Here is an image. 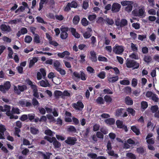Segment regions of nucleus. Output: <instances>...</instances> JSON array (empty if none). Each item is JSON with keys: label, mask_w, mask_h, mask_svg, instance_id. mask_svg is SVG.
I'll list each match as a JSON object with an SVG mask.
<instances>
[{"label": "nucleus", "mask_w": 159, "mask_h": 159, "mask_svg": "<svg viewBox=\"0 0 159 159\" xmlns=\"http://www.w3.org/2000/svg\"><path fill=\"white\" fill-rule=\"evenodd\" d=\"M70 29L72 34L76 38H79L80 37V35L76 32V29L73 28H70Z\"/></svg>", "instance_id": "15"}, {"label": "nucleus", "mask_w": 159, "mask_h": 159, "mask_svg": "<svg viewBox=\"0 0 159 159\" xmlns=\"http://www.w3.org/2000/svg\"><path fill=\"white\" fill-rule=\"evenodd\" d=\"M47 116L49 120H50L51 122H56V120L52 115L48 114L47 115Z\"/></svg>", "instance_id": "53"}, {"label": "nucleus", "mask_w": 159, "mask_h": 159, "mask_svg": "<svg viewBox=\"0 0 159 159\" xmlns=\"http://www.w3.org/2000/svg\"><path fill=\"white\" fill-rule=\"evenodd\" d=\"M30 131L31 133L34 135H35L38 134L39 132V130L38 129H37L34 127H30Z\"/></svg>", "instance_id": "25"}, {"label": "nucleus", "mask_w": 159, "mask_h": 159, "mask_svg": "<svg viewBox=\"0 0 159 159\" xmlns=\"http://www.w3.org/2000/svg\"><path fill=\"white\" fill-rule=\"evenodd\" d=\"M143 61L149 63L152 60V58L151 56L149 55H144L143 59Z\"/></svg>", "instance_id": "23"}, {"label": "nucleus", "mask_w": 159, "mask_h": 159, "mask_svg": "<svg viewBox=\"0 0 159 159\" xmlns=\"http://www.w3.org/2000/svg\"><path fill=\"white\" fill-rule=\"evenodd\" d=\"M118 76H115L108 78V81L111 83H114L117 81L118 80Z\"/></svg>", "instance_id": "28"}, {"label": "nucleus", "mask_w": 159, "mask_h": 159, "mask_svg": "<svg viewBox=\"0 0 159 159\" xmlns=\"http://www.w3.org/2000/svg\"><path fill=\"white\" fill-rule=\"evenodd\" d=\"M104 100L107 102L110 103L111 102L112 99L110 95H106L104 97Z\"/></svg>", "instance_id": "42"}, {"label": "nucleus", "mask_w": 159, "mask_h": 159, "mask_svg": "<svg viewBox=\"0 0 159 159\" xmlns=\"http://www.w3.org/2000/svg\"><path fill=\"white\" fill-rule=\"evenodd\" d=\"M132 26L136 30H138L140 28V24L139 23H133Z\"/></svg>", "instance_id": "61"}, {"label": "nucleus", "mask_w": 159, "mask_h": 159, "mask_svg": "<svg viewBox=\"0 0 159 159\" xmlns=\"http://www.w3.org/2000/svg\"><path fill=\"white\" fill-rule=\"evenodd\" d=\"M151 99L155 102H158L159 100V98L157 95L154 93H153L151 97Z\"/></svg>", "instance_id": "45"}, {"label": "nucleus", "mask_w": 159, "mask_h": 159, "mask_svg": "<svg viewBox=\"0 0 159 159\" xmlns=\"http://www.w3.org/2000/svg\"><path fill=\"white\" fill-rule=\"evenodd\" d=\"M127 111L132 116H134L135 115V111L133 108H128L127 109Z\"/></svg>", "instance_id": "51"}, {"label": "nucleus", "mask_w": 159, "mask_h": 159, "mask_svg": "<svg viewBox=\"0 0 159 159\" xmlns=\"http://www.w3.org/2000/svg\"><path fill=\"white\" fill-rule=\"evenodd\" d=\"M116 124L118 128L120 129H122L123 128V123L122 121L120 120H117L116 122Z\"/></svg>", "instance_id": "35"}, {"label": "nucleus", "mask_w": 159, "mask_h": 159, "mask_svg": "<svg viewBox=\"0 0 159 159\" xmlns=\"http://www.w3.org/2000/svg\"><path fill=\"white\" fill-rule=\"evenodd\" d=\"M96 136L98 138L103 139L104 135L101 132L99 131L97 132L96 133Z\"/></svg>", "instance_id": "55"}, {"label": "nucleus", "mask_w": 159, "mask_h": 159, "mask_svg": "<svg viewBox=\"0 0 159 159\" xmlns=\"http://www.w3.org/2000/svg\"><path fill=\"white\" fill-rule=\"evenodd\" d=\"M32 40V38L31 36L29 35H27L25 37L24 41L25 42L28 43H30Z\"/></svg>", "instance_id": "47"}, {"label": "nucleus", "mask_w": 159, "mask_h": 159, "mask_svg": "<svg viewBox=\"0 0 159 159\" xmlns=\"http://www.w3.org/2000/svg\"><path fill=\"white\" fill-rule=\"evenodd\" d=\"M38 57H33L32 59L30 61L29 67V68L32 67L34 65L35 63L38 61Z\"/></svg>", "instance_id": "13"}, {"label": "nucleus", "mask_w": 159, "mask_h": 159, "mask_svg": "<svg viewBox=\"0 0 159 159\" xmlns=\"http://www.w3.org/2000/svg\"><path fill=\"white\" fill-rule=\"evenodd\" d=\"M66 130L69 133L73 134L77 133L76 128L72 125L68 126L67 127Z\"/></svg>", "instance_id": "10"}, {"label": "nucleus", "mask_w": 159, "mask_h": 159, "mask_svg": "<svg viewBox=\"0 0 159 159\" xmlns=\"http://www.w3.org/2000/svg\"><path fill=\"white\" fill-rule=\"evenodd\" d=\"M100 127L99 124H96L93 126V130L94 131H97L99 129Z\"/></svg>", "instance_id": "64"}, {"label": "nucleus", "mask_w": 159, "mask_h": 159, "mask_svg": "<svg viewBox=\"0 0 159 159\" xmlns=\"http://www.w3.org/2000/svg\"><path fill=\"white\" fill-rule=\"evenodd\" d=\"M126 156L130 159H136V158L135 155L131 152L127 153L126 154Z\"/></svg>", "instance_id": "38"}, {"label": "nucleus", "mask_w": 159, "mask_h": 159, "mask_svg": "<svg viewBox=\"0 0 159 159\" xmlns=\"http://www.w3.org/2000/svg\"><path fill=\"white\" fill-rule=\"evenodd\" d=\"M15 134L16 136H17L18 137H20V135L19 134V133L20 132V128L15 127Z\"/></svg>", "instance_id": "60"}, {"label": "nucleus", "mask_w": 159, "mask_h": 159, "mask_svg": "<svg viewBox=\"0 0 159 159\" xmlns=\"http://www.w3.org/2000/svg\"><path fill=\"white\" fill-rule=\"evenodd\" d=\"M88 156L90 157L92 159H98V157H97V155L93 153H89L87 155Z\"/></svg>", "instance_id": "44"}, {"label": "nucleus", "mask_w": 159, "mask_h": 159, "mask_svg": "<svg viewBox=\"0 0 159 159\" xmlns=\"http://www.w3.org/2000/svg\"><path fill=\"white\" fill-rule=\"evenodd\" d=\"M80 20V18L78 16H75L73 19V22L75 25L77 24L79 22Z\"/></svg>", "instance_id": "34"}, {"label": "nucleus", "mask_w": 159, "mask_h": 159, "mask_svg": "<svg viewBox=\"0 0 159 159\" xmlns=\"http://www.w3.org/2000/svg\"><path fill=\"white\" fill-rule=\"evenodd\" d=\"M96 102L99 104H103L104 103L105 101L102 97H98L96 100Z\"/></svg>", "instance_id": "26"}, {"label": "nucleus", "mask_w": 159, "mask_h": 159, "mask_svg": "<svg viewBox=\"0 0 159 159\" xmlns=\"http://www.w3.org/2000/svg\"><path fill=\"white\" fill-rule=\"evenodd\" d=\"M131 48L133 51L135 52L138 51V47L136 46V44H134L132 43L131 45Z\"/></svg>", "instance_id": "58"}, {"label": "nucleus", "mask_w": 159, "mask_h": 159, "mask_svg": "<svg viewBox=\"0 0 159 159\" xmlns=\"http://www.w3.org/2000/svg\"><path fill=\"white\" fill-rule=\"evenodd\" d=\"M33 41L36 43H40V37L38 34H36L34 35Z\"/></svg>", "instance_id": "33"}, {"label": "nucleus", "mask_w": 159, "mask_h": 159, "mask_svg": "<svg viewBox=\"0 0 159 159\" xmlns=\"http://www.w3.org/2000/svg\"><path fill=\"white\" fill-rule=\"evenodd\" d=\"M124 110L125 109L122 108L117 109L116 111L115 116L117 117H122Z\"/></svg>", "instance_id": "14"}, {"label": "nucleus", "mask_w": 159, "mask_h": 159, "mask_svg": "<svg viewBox=\"0 0 159 159\" xmlns=\"http://www.w3.org/2000/svg\"><path fill=\"white\" fill-rule=\"evenodd\" d=\"M88 29H89L90 30V31H86L85 32H84L83 34V36H84V37L86 39H88L92 35V34H91V32L92 31V30L91 29V28H88Z\"/></svg>", "instance_id": "17"}, {"label": "nucleus", "mask_w": 159, "mask_h": 159, "mask_svg": "<svg viewBox=\"0 0 159 159\" xmlns=\"http://www.w3.org/2000/svg\"><path fill=\"white\" fill-rule=\"evenodd\" d=\"M131 129L136 135H139L140 134L139 129L137 128L136 126L135 125L131 126Z\"/></svg>", "instance_id": "18"}, {"label": "nucleus", "mask_w": 159, "mask_h": 159, "mask_svg": "<svg viewBox=\"0 0 159 159\" xmlns=\"http://www.w3.org/2000/svg\"><path fill=\"white\" fill-rule=\"evenodd\" d=\"M70 52L67 51H65L62 52L58 53L57 56L61 58H63L65 56H69Z\"/></svg>", "instance_id": "19"}, {"label": "nucleus", "mask_w": 159, "mask_h": 159, "mask_svg": "<svg viewBox=\"0 0 159 159\" xmlns=\"http://www.w3.org/2000/svg\"><path fill=\"white\" fill-rule=\"evenodd\" d=\"M70 5L71 8H76L78 6L77 3L75 1H72L71 3H70Z\"/></svg>", "instance_id": "52"}, {"label": "nucleus", "mask_w": 159, "mask_h": 159, "mask_svg": "<svg viewBox=\"0 0 159 159\" xmlns=\"http://www.w3.org/2000/svg\"><path fill=\"white\" fill-rule=\"evenodd\" d=\"M147 102L145 101H142L141 102V108L143 110H145L148 107Z\"/></svg>", "instance_id": "43"}, {"label": "nucleus", "mask_w": 159, "mask_h": 159, "mask_svg": "<svg viewBox=\"0 0 159 159\" xmlns=\"http://www.w3.org/2000/svg\"><path fill=\"white\" fill-rule=\"evenodd\" d=\"M91 57L90 59L93 62H96L97 61V57L96 56V52L94 51L90 52Z\"/></svg>", "instance_id": "12"}, {"label": "nucleus", "mask_w": 159, "mask_h": 159, "mask_svg": "<svg viewBox=\"0 0 159 159\" xmlns=\"http://www.w3.org/2000/svg\"><path fill=\"white\" fill-rule=\"evenodd\" d=\"M80 78L82 80H85L87 77V76L85 74L84 71L82 70L80 71Z\"/></svg>", "instance_id": "24"}, {"label": "nucleus", "mask_w": 159, "mask_h": 159, "mask_svg": "<svg viewBox=\"0 0 159 159\" xmlns=\"http://www.w3.org/2000/svg\"><path fill=\"white\" fill-rule=\"evenodd\" d=\"M125 103L129 106H131L133 104V101L129 96H127L125 99Z\"/></svg>", "instance_id": "16"}, {"label": "nucleus", "mask_w": 159, "mask_h": 159, "mask_svg": "<svg viewBox=\"0 0 159 159\" xmlns=\"http://www.w3.org/2000/svg\"><path fill=\"white\" fill-rule=\"evenodd\" d=\"M7 49L9 51L7 58L12 59L13 58L12 55L13 54V52L11 48L10 47H8L7 48Z\"/></svg>", "instance_id": "31"}, {"label": "nucleus", "mask_w": 159, "mask_h": 159, "mask_svg": "<svg viewBox=\"0 0 159 159\" xmlns=\"http://www.w3.org/2000/svg\"><path fill=\"white\" fill-rule=\"evenodd\" d=\"M82 25L84 26H87L89 24V22L85 18H83L81 21Z\"/></svg>", "instance_id": "46"}, {"label": "nucleus", "mask_w": 159, "mask_h": 159, "mask_svg": "<svg viewBox=\"0 0 159 159\" xmlns=\"http://www.w3.org/2000/svg\"><path fill=\"white\" fill-rule=\"evenodd\" d=\"M120 84L123 85H128L129 84L130 82L128 80H120Z\"/></svg>", "instance_id": "50"}, {"label": "nucleus", "mask_w": 159, "mask_h": 159, "mask_svg": "<svg viewBox=\"0 0 159 159\" xmlns=\"http://www.w3.org/2000/svg\"><path fill=\"white\" fill-rule=\"evenodd\" d=\"M54 95L55 98H58L60 96L63 95V93L60 91L56 90L54 92Z\"/></svg>", "instance_id": "27"}, {"label": "nucleus", "mask_w": 159, "mask_h": 159, "mask_svg": "<svg viewBox=\"0 0 159 159\" xmlns=\"http://www.w3.org/2000/svg\"><path fill=\"white\" fill-rule=\"evenodd\" d=\"M121 7V5L117 3H114L113 4L111 11L113 13H116L119 12Z\"/></svg>", "instance_id": "5"}, {"label": "nucleus", "mask_w": 159, "mask_h": 159, "mask_svg": "<svg viewBox=\"0 0 159 159\" xmlns=\"http://www.w3.org/2000/svg\"><path fill=\"white\" fill-rule=\"evenodd\" d=\"M39 84L40 86L44 87H46L50 86V84L47 80L46 81L43 80H42L40 81Z\"/></svg>", "instance_id": "21"}, {"label": "nucleus", "mask_w": 159, "mask_h": 159, "mask_svg": "<svg viewBox=\"0 0 159 159\" xmlns=\"http://www.w3.org/2000/svg\"><path fill=\"white\" fill-rule=\"evenodd\" d=\"M151 109L152 113H156L158 111V107L157 105L152 106L151 107Z\"/></svg>", "instance_id": "57"}, {"label": "nucleus", "mask_w": 159, "mask_h": 159, "mask_svg": "<svg viewBox=\"0 0 159 159\" xmlns=\"http://www.w3.org/2000/svg\"><path fill=\"white\" fill-rule=\"evenodd\" d=\"M38 153L41 155L43 159H50V156L52 155V153L49 152H46V154H45L43 152L41 151H39Z\"/></svg>", "instance_id": "9"}, {"label": "nucleus", "mask_w": 159, "mask_h": 159, "mask_svg": "<svg viewBox=\"0 0 159 159\" xmlns=\"http://www.w3.org/2000/svg\"><path fill=\"white\" fill-rule=\"evenodd\" d=\"M145 149H144L143 147H141L138 148L136 149L137 152L141 155L143 154L145 151Z\"/></svg>", "instance_id": "30"}, {"label": "nucleus", "mask_w": 159, "mask_h": 159, "mask_svg": "<svg viewBox=\"0 0 159 159\" xmlns=\"http://www.w3.org/2000/svg\"><path fill=\"white\" fill-rule=\"evenodd\" d=\"M4 86L6 90H8L11 87V84L9 81H6L4 84Z\"/></svg>", "instance_id": "48"}, {"label": "nucleus", "mask_w": 159, "mask_h": 159, "mask_svg": "<svg viewBox=\"0 0 159 159\" xmlns=\"http://www.w3.org/2000/svg\"><path fill=\"white\" fill-rule=\"evenodd\" d=\"M97 75L99 78L101 79H104L106 76V73L104 71H101Z\"/></svg>", "instance_id": "39"}, {"label": "nucleus", "mask_w": 159, "mask_h": 159, "mask_svg": "<svg viewBox=\"0 0 159 159\" xmlns=\"http://www.w3.org/2000/svg\"><path fill=\"white\" fill-rule=\"evenodd\" d=\"M105 122L107 124L110 125H114L115 123V120L113 118H109L105 120Z\"/></svg>", "instance_id": "20"}, {"label": "nucleus", "mask_w": 159, "mask_h": 159, "mask_svg": "<svg viewBox=\"0 0 159 159\" xmlns=\"http://www.w3.org/2000/svg\"><path fill=\"white\" fill-rule=\"evenodd\" d=\"M18 86L19 90H20V92H23L27 89V87L25 85H18Z\"/></svg>", "instance_id": "41"}, {"label": "nucleus", "mask_w": 159, "mask_h": 159, "mask_svg": "<svg viewBox=\"0 0 159 159\" xmlns=\"http://www.w3.org/2000/svg\"><path fill=\"white\" fill-rule=\"evenodd\" d=\"M77 139L76 137H68L65 142L68 145H74L76 143Z\"/></svg>", "instance_id": "3"}, {"label": "nucleus", "mask_w": 159, "mask_h": 159, "mask_svg": "<svg viewBox=\"0 0 159 159\" xmlns=\"http://www.w3.org/2000/svg\"><path fill=\"white\" fill-rule=\"evenodd\" d=\"M133 4V1H132V2L128 4L125 8V11L128 12H130L132 10Z\"/></svg>", "instance_id": "22"}, {"label": "nucleus", "mask_w": 159, "mask_h": 159, "mask_svg": "<svg viewBox=\"0 0 159 159\" xmlns=\"http://www.w3.org/2000/svg\"><path fill=\"white\" fill-rule=\"evenodd\" d=\"M44 139L47 140L50 143H52L54 139H56V138L54 137H53L51 138L48 136H46L44 137Z\"/></svg>", "instance_id": "49"}, {"label": "nucleus", "mask_w": 159, "mask_h": 159, "mask_svg": "<svg viewBox=\"0 0 159 159\" xmlns=\"http://www.w3.org/2000/svg\"><path fill=\"white\" fill-rule=\"evenodd\" d=\"M68 36L67 33H65L63 32H61L60 34L61 38L63 39H66Z\"/></svg>", "instance_id": "54"}, {"label": "nucleus", "mask_w": 159, "mask_h": 159, "mask_svg": "<svg viewBox=\"0 0 159 159\" xmlns=\"http://www.w3.org/2000/svg\"><path fill=\"white\" fill-rule=\"evenodd\" d=\"M113 48V52L116 54L121 55L124 51L123 46L118 44H116Z\"/></svg>", "instance_id": "2"}, {"label": "nucleus", "mask_w": 159, "mask_h": 159, "mask_svg": "<svg viewBox=\"0 0 159 159\" xmlns=\"http://www.w3.org/2000/svg\"><path fill=\"white\" fill-rule=\"evenodd\" d=\"M98 60L100 61L107 62L108 60L107 58L102 55H99L98 57Z\"/></svg>", "instance_id": "40"}, {"label": "nucleus", "mask_w": 159, "mask_h": 159, "mask_svg": "<svg viewBox=\"0 0 159 159\" xmlns=\"http://www.w3.org/2000/svg\"><path fill=\"white\" fill-rule=\"evenodd\" d=\"M96 18V15L95 14L89 15L88 17V19L90 21L94 20Z\"/></svg>", "instance_id": "63"}, {"label": "nucleus", "mask_w": 159, "mask_h": 159, "mask_svg": "<svg viewBox=\"0 0 159 159\" xmlns=\"http://www.w3.org/2000/svg\"><path fill=\"white\" fill-rule=\"evenodd\" d=\"M106 147L107 148V151H109L111 150H112V147L111 144V142L110 140H109L108 141Z\"/></svg>", "instance_id": "62"}, {"label": "nucleus", "mask_w": 159, "mask_h": 159, "mask_svg": "<svg viewBox=\"0 0 159 159\" xmlns=\"http://www.w3.org/2000/svg\"><path fill=\"white\" fill-rule=\"evenodd\" d=\"M40 72H38L37 73V78L38 80H40L42 78V75L43 78H45L46 75V71L44 69L41 68L40 69Z\"/></svg>", "instance_id": "7"}, {"label": "nucleus", "mask_w": 159, "mask_h": 159, "mask_svg": "<svg viewBox=\"0 0 159 159\" xmlns=\"http://www.w3.org/2000/svg\"><path fill=\"white\" fill-rule=\"evenodd\" d=\"M107 153L109 156H113L116 158H117L119 157L118 155L116 153H114V151L113 150H111L108 151Z\"/></svg>", "instance_id": "32"}, {"label": "nucleus", "mask_w": 159, "mask_h": 159, "mask_svg": "<svg viewBox=\"0 0 159 159\" xmlns=\"http://www.w3.org/2000/svg\"><path fill=\"white\" fill-rule=\"evenodd\" d=\"M60 65V63L58 60H56L53 63V66L56 70H57L60 68L59 67Z\"/></svg>", "instance_id": "36"}, {"label": "nucleus", "mask_w": 159, "mask_h": 159, "mask_svg": "<svg viewBox=\"0 0 159 159\" xmlns=\"http://www.w3.org/2000/svg\"><path fill=\"white\" fill-rule=\"evenodd\" d=\"M52 142L55 148H59L61 146V143L56 139H54Z\"/></svg>", "instance_id": "37"}, {"label": "nucleus", "mask_w": 159, "mask_h": 159, "mask_svg": "<svg viewBox=\"0 0 159 159\" xmlns=\"http://www.w3.org/2000/svg\"><path fill=\"white\" fill-rule=\"evenodd\" d=\"M22 4L23 6H20L15 11V13H17L20 11L23 12L25 10V8H29V6L28 4L25 2H23Z\"/></svg>", "instance_id": "6"}, {"label": "nucleus", "mask_w": 159, "mask_h": 159, "mask_svg": "<svg viewBox=\"0 0 159 159\" xmlns=\"http://www.w3.org/2000/svg\"><path fill=\"white\" fill-rule=\"evenodd\" d=\"M128 21L127 20L125 19H121L120 21V27H123L127 25Z\"/></svg>", "instance_id": "29"}, {"label": "nucleus", "mask_w": 159, "mask_h": 159, "mask_svg": "<svg viewBox=\"0 0 159 159\" xmlns=\"http://www.w3.org/2000/svg\"><path fill=\"white\" fill-rule=\"evenodd\" d=\"M30 87L33 90V95L35 98L40 99L37 86L35 84H32L30 86Z\"/></svg>", "instance_id": "8"}, {"label": "nucleus", "mask_w": 159, "mask_h": 159, "mask_svg": "<svg viewBox=\"0 0 159 159\" xmlns=\"http://www.w3.org/2000/svg\"><path fill=\"white\" fill-rule=\"evenodd\" d=\"M126 66L128 68H133V69H137L139 67V64L136 61L127 59L126 61Z\"/></svg>", "instance_id": "1"}, {"label": "nucleus", "mask_w": 159, "mask_h": 159, "mask_svg": "<svg viewBox=\"0 0 159 159\" xmlns=\"http://www.w3.org/2000/svg\"><path fill=\"white\" fill-rule=\"evenodd\" d=\"M0 29L2 31L7 32H9L11 31V29L10 26L7 25L3 24L1 25Z\"/></svg>", "instance_id": "11"}, {"label": "nucleus", "mask_w": 159, "mask_h": 159, "mask_svg": "<svg viewBox=\"0 0 159 159\" xmlns=\"http://www.w3.org/2000/svg\"><path fill=\"white\" fill-rule=\"evenodd\" d=\"M147 143L148 145L153 144L155 143L154 139L152 138L146 139Z\"/></svg>", "instance_id": "59"}, {"label": "nucleus", "mask_w": 159, "mask_h": 159, "mask_svg": "<svg viewBox=\"0 0 159 159\" xmlns=\"http://www.w3.org/2000/svg\"><path fill=\"white\" fill-rule=\"evenodd\" d=\"M144 12V10L142 8L139 9L138 11L135 10L132 11V14L135 16H142L143 15Z\"/></svg>", "instance_id": "4"}, {"label": "nucleus", "mask_w": 159, "mask_h": 159, "mask_svg": "<svg viewBox=\"0 0 159 159\" xmlns=\"http://www.w3.org/2000/svg\"><path fill=\"white\" fill-rule=\"evenodd\" d=\"M149 39L152 42L155 41L156 39V34L154 33H153L149 37Z\"/></svg>", "instance_id": "56"}]
</instances>
